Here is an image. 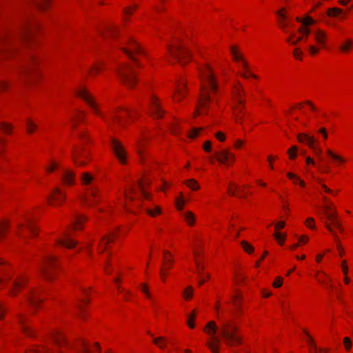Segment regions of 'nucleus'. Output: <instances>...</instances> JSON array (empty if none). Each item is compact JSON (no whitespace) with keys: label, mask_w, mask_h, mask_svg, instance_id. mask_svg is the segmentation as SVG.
Segmentation results:
<instances>
[{"label":"nucleus","mask_w":353,"mask_h":353,"mask_svg":"<svg viewBox=\"0 0 353 353\" xmlns=\"http://www.w3.org/2000/svg\"><path fill=\"white\" fill-rule=\"evenodd\" d=\"M202 130L203 128H193L189 134V137L191 139L196 137Z\"/></svg>","instance_id":"nucleus-51"},{"label":"nucleus","mask_w":353,"mask_h":353,"mask_svg":"<svg viewBox=\"0 0 353 353\" xmlns=\"http://www.w3.org/2000/svg\"><path fill=\"white\" fill-rule=\"evenodd\" d=\"M234 100L236 103V105L234 107V115L235 117L236 121L238 123L242 122V117L241 114H244V101L242 99V96L245 95V92L240 84L235 86L234 88Z\"/></svg>","instance_id":"nucleus-6"},{"label":"nucleus","mask_w":353,"mask_h":353,"mask_svg":"<svg viewBox=\"0 0 353 353\" xmlns=\"http://www.w3.org/2000/svg\"><path fill=\"white\" fill-rule=\"evenodd\" d=\"M274 237L279 241V243L282 245L285 239L286 235L280 232H276L274 234Z\"/></svg>","instance_id":"nucleus-48"},{"label":"nucleus","mask_w":353,"mask_h":353,"mask_svg":"<svg viewBox=\"0 0 353 353\" xmlns=\"http://www.w3.org/2000/svg\"><path fill=\"white\" fill-rule=\"evenodd\" d=\"M341 267L343 272L344 275H347L348 274V267L346 265V261L345 260L341 262Z\"/></svg>","instance_id":"nucleus-61"},{"label":"nucleus","mask_w":353,"mask_h":353,"mask_svg":"<svg viewBox=\"0 0 353 353\" xmlns=\"http://www.w3.org/2000/svg\"><path fill=\"white\" fill-rule=\"evenodd\" d=\"M294 57L297 59H301L303 52L299 48H296L293 52Z\"/></svg>","instance_id":"nucleus-59"},{"label":"nucleus","mask_w":353,"mask_h":353,"mask_svg":"<svg viewBox=\"0 0 353 353\" xmlns=\"http://www.w3.org/2000/svg\"><path fill=\"white\" fill-rule=\"evenodd\" d=\"M218 330L217 325L214 321H210L203 328V330L213 339V341L207 343V345L212 353H219V345L220 343V339L215 336Z\"/></svg>","instance_id":"nucleus-7"},{"label":"nucleus","mask_w":353,"mask_h":353,"mask_svg":"<svg viewBox=\"0 0 353 353\" xmlns=\"http://www.w3.org/2000/svg\"><path fill=\"white\" fill-rule=\"evenodd\" d=\"M127 48H123L122 49L132 59L134 60L137 66L140 67L141 65L137 62V59L134 57L135 54H139L142 53V49L139 45L134 41L129 39L127 43Z\"/></svg>","instance_id":"nucleus-10"},{"label":"nucleus","mask_w":353,"mask_h":353,"mask_svg":"<svg viewBox=\"0 0 353 353\" xmlns=\"http://www.w3.org/2000/svg\"><path fill=\"white\" fill-rule=\"evenodd\" d=\"M325 39V34L323 31L319 30L316 33L315 39L318 43L323 44L324 43Z\"/></svg>","instance_id":"nucleus-40"},{"label":"nucleus","mask_w":353,"mask_h":353,"mask_svg":"<svg viewBox=\"0 0 353 353\" xmlns=\"http://www.w3.org/2000/svg\"><path fill=\"white\" fill-rule=\"evenodd\" d=\"M12 35L8 34V33H3L0 34V45H8L11 43L12 42ZM3 50V48L0 47V50Z\"/></svg>","instance_id":"nucleus-33"},{"label":"nucleus","mask_w":353,"mask_h":353,"mask_svg":"<svg viewBox=\"0 0 353 353\" xmlns=\"http://www.w3.org/2000/svg\"><path fill=\"white\" fill-rule=\"evenodd\" d=\"M58 243L68 248H72L77 243L72 240L68 234H65L62 239L58 241Z\"/></svg>","instance_id":"nucleus-24"},{"label":"nucleus","mask_w":353,"mask_h":353,"mask_svg":"<svg viewBox=\"0 0 353 353\" xmlns=\"http://www.w3.org/2000/svg\"><path fill=\"white\" fill-rule=\"evenodd\" d=\"M183 216H184L185 221H187V223L189 225H193V223L195 221V217H194V215L191 212H185L184 213Z\"/></svg>","instance_id":"nucleus-37"},{"label":"nucleus","mask_w":353,"mask_h":353,"mask_svg":"<svg viewBox=\"0 0 353 353\" xmlns=\"http://www.w3.org/2000/svg\"><path fill=\"white\" fill-rule=\"evenodd\" d=\"M57 168H59V164L53 161V162H52L51 165L47 168V170L48 172H52Z\"/></svg>","instance_id":"nucleus-63"},{"label":"nucleus","mask_w":353,"mask_h":353,"mask_svg":"<svg viewBox=\"0 0 353 353\" xmlns=\"http://www.w3.org/2000/svg\"><path fill=\"white\" fill-rule=\"evenodd\" d=\"M194 256H195V258H196L195 262H196V268H197L196 274H197L198 276H205V277L207 279H210V274L209 273H205L204 272L205 267L202 264L201 261L199 260V259L198 257V256L199 254V252H194Z\"/></svg>","instance_id":"nucleus-22"},{"label":"nucleus","mask_w":353,"mask_h":353,"mask_svg":"<svg viewBox=\"0 0 353 353\" xmlns=\"http://www.w3.org/2000/svg\"><path fill=\"white\" fill-rule=\"evenodd\" d=\"M332 224L334 227H336V228H338L341 232L343 231V228L341 226V224L340 223V222L337 220V219H334V221H332Z\"/></svg>","instance_id":"nucleus-62"},{"label":"nucleus","mask_w":353,"mask_h":353,"mask_svg":"<svg viewBox=\"0 0 353 353\" xmlns=\"http://www.w3.org/2000/svg\"><path fill=\"white\" fill-rule=\"evenodd\" d=\"M81 157H87V154L83 152V149H74L72 158L77 165L83 166L86 164L85 161L81 160Z\"/></svg>","instance_id":"nucleus-20"},{"label":"nucleus","mask_w":353,"mask_h":353,"mask_svg":"<svg viewBox=\"0 0 353 353\" xmlns=\"http://www.w3.org/2000/svg\"><path fill=\"white\" fill-rule=\"evenodd\" d=\"M150 112L155 118H161L164 113L155 97H152L150 99Z\"/></svg>","instance_id":"nucleus-15"},{"label":"nucleus","mask_w":353,"mask_h":353,"mask_svg":"<svg viewBox=\"0 0 353 353\" xmlns=\"http://www.w3.org/2000/svg\"><path fill=\"white\" fill-rule=\"evenodd\" d=\"M26 281V278L21 276L15 280L12 283V293L14 294L17 291L22 288Z\"/></svg>","instance_id":"nucleus-28"},{"label":"nucleus","mask_w":353,"mask_h":353,"mask_svg":"<svg viewBox=\"0 0 353 353\" xmlns=\"http://www.w3.org/2000/svg\"><path fill=\"white\" fill-rule=\"evenodd\" d=\"M36 6L41 10H44L48 6L49 0H33Z\"/></svg>","instance_id":"nucleus-39"},{"label":"nucleus","mask_w":353,"mask_h":353,"mask_svg":"<svg viewBox=\"0 0 353 353\" xmlns=\"http://www.w3.org/2000/svg\"><path fill=\"white\" fill-rule=\"evenodd\" d=\"M62 179L63 182L67 185L73 184L75 179L74 172L68 169H62Z\"/></svg>","instance_id":"nucleus-23"},{"label":"nucleus","mask_w":353,"mask_h":353,"mask_svg":"<svg viewBox=\"0 0 353 353\" xmlns=\"http://www.w3.org/2000/svg\"><path fill=\"white\" fill-rule=\"evenodd\" d=\"M216 159L222 163H225L229 165V161L231 160L232 161H234V155L230 153L228 150H225L221 152H216L215 153Z\"/></svg>","instance_id":"nucleus-16"},{"label":"nucleus","mask_w":353,"mask_h":353,"mask_svg":"<svg viewBox=\"0 0 353 353\" xmlns=\"http://www.w3.org/2000/svg\"><path fill=\"white\" fill-rule=\"evenodd\" d=\"M352 47V42L350 40H347L344 44L341 46V49L344 51H348Z\"/></svg>","instance_id":"nucleus-50"},{"label":"nucleus","mask_w":353,"mask_h":353,"mask_svg":"<svg viewBox=\"0 0 353 353\" xmlns=\"http://www.w3.org/2000/svg\"><path fill=\"white\" fill-rule=\"evenodd\" d=\"M57 266V259L53 255L48 256L40 267V271L46 280H51L53 277L52 271Z\"/></svg>","instance_id":"nucleus-8"},{"label":"nucleus","mask_w":353,"mask_h":353,"mask_svg":"<svg viewBox=\"0 0 353 353\" xmlns=\"http://www.w3.org/2000/svg\"><path fill=\"white\" fill-rule=\"evenodd\" d=\"M65 199V194L60 188H55L51 194L48 197L49 203L52 204V202H63Z\"/></svg>","instance_id":"nucleus-17"},{"label":"nucleus","mask_w":353,"mask_h":353,"mask_svg":"<svg viewBox=\"0 0 353 353\" xmlns=\"http://www.w3.org/2000/svg\"><path fill=\"white\" fill-rule=\"evenodd\" d=\"M306 225L308 228L314 229L315 228L314 221L312 218H308L306 220Z\"/></svg>","instance_id":"nucleus-60"},{"label":"nucleus","mask_w":353,"mask_h":353,"mask_svg":"<svg viewBox=\"0 0 353 353\" xmlns=\"http://www.w3.org/2000/svg\"><path fill=\"white\" fill-rule=\"evenodd\" d=\"M327 154H328V155H329L332 159H334V160H335V161H339V162H342V163L345 161H344V159H343L342 157H339V156H338V155L335 154L334 153H333V152H332L331 150H327Z\"/></svg>","instance_id":"nucleus-49"},{"label":"nucleus","mask_w":353,"mask_h":353,"mask_svg":"<svg viewBox=\"0 0 353 353\" xmlns=\"http://www.w3.org/2000/svg\"><path fill=\"white\" fill-rule=\"evenodd\" d=\"M117 74L121 82L128 88H132L137 81V79L132 65L123 64L117 69Z\"/></svg>","instance_id":"nucleus-4"},{"label":"nucleus","mask_w":353,"mask_h":353,"mask_svg":"<svg viewBox=\"0 0 353 353\" xmlns=\"http://www.w3.org/2000/svg\"><path fill=\"white\" fill-rule=\"evenodd\" d=\"M168 52L181 65L186 64L190 61V52L183 45L169 46Z\"/></svg>","instance_id":"nucleus-5"},{"label":"nucleus","mask_w":353,"mask_h":353,"mask_svg":"<svg viewBox=\"0 0 353 353\" xmlns=\"http://www.w3.org/2000/svg\"><path fill=\"white\" fill-rule=\"evenodd\" d=\"M125 116L119 114V112L114 113L112 115V119L115 123L121 126L125 125V117H130V110L128 109L124 110Z\"/></svg>","instance_id":"nucleus-21"},{"label":"nucleus","mask_w":353,"mask_h":353,"mask_svg":"<svg viewBox=\"0 0 353 353\" xmlns=\"http://www.w3.org/2000/svg\"><path fill=\"white\" fill-rule=\"evenodd\" d=\"M101 34L104 37L110 36L114 38L117 36V30L116 28L108 26L106 28L105 32H101Z\"/></svg>","instance_id":"nucleus-34"},{"label":"nucleus","mask_w":353,"mask_h":353,"mask_svg":"<svg viewBox=\"0 0 353 353\" xmlns=\"http://www.w3.org/2000/svg\"><path fill=\"white\" fill-rule=\"evenodd\" d=\"M37 62V59L34 56H30L28 61L23 65V71L24 72H28L30 70L32 65Z\"/></svg>","instance_id":"nucleus-35"},{"label":"nucleus","mask_w":353,"mask_h":353,"mask_svg":"<svg viewBox=\"0 0 353 353\" xmlns=\"http://www.w3.org/2000/svg\"><path fill=\"white\" fill-rule=\"evenodd\" d=\"M154 344L158 345L160 348H164L165 346V339L164 337H158L153 339Z\"/></svg>","instance_id":"nucleus-42"},{"label":"nucleus","mask_w":353,"mask_h":353,"mask_svg":"<svg viewBox=\"0 0 353 353\" xmlns=\"http://www.w3.org/2000/svg\"><path fill=\"white\" fill-rule=\"evenodd\" d=\"M282 283H283V279L280 276H278L275 279V280L273 283V286L274 288H279L282 285Z\"/></svg>","instance_id":"nucleus-58"},{"label":"nucleus","mask_w":353,"mask_h":353,"mask_svg":"<svg viewBox=\"0 0 353 353\" xmlns=\"http://www.w3.org/2000/svg\"><path fill=\"white\" fill-rule=\"evenodd\" d=\"M112 150L117 156V159L121 163L126 162V152L122 144L117 140L112 139L111 140Z\"/></svg>","instance_id":"nucleus-12"},{"label":"nucleus","mask_w":353,"mask_h":353,"mask_svg":"<svg viewBox=\"0 0 353 353\" xmlns=\"http://www.w3.org/2000/svg\"><path fill=\"white\" fill-rule=\"evenodd\" d=\"M303 332H305V334L307 335V336L308 338V343H309L311 347H314V351H316L317 347H316L313 339H312L311 336L309 334V333L305 330H303Z\"/></svg>","instance_id":"nucleus-52"},{"label":"nucleus","mask_w":353,"mask_h":353,"mask_svg":"<svg viewBox=\"0 0 353 353\" xmlns=\"http://www.w3.org/2000/svg\"><path fill=\"white\" fill-rule=\"evenodd\" d=\"M28 300L33 307H37L39 303L42 301V299L39 296V292L34 290L30 292Z\"/></svg>","instance_id":"nucleus-25"},{"label":"nucleus","mask_w":353,"mask_h":353,"mask_svg":"<svg viewBox=\"0 0 353 353\" xmlns=\"http://www.w3.org/2000/svg\"><path fill=\"white\" fill-rule=\"evenodd\" d=\"M77 95L85 100L92 108L93 111L97 114H100V112L98 110L96 104L94 103L91 95L88 93V90L85 88H81L77 91Z\"/></svg>","instance_id":"nucleus-13"},{"label":"nucleus","mask_w":353,"mask_h":353,"mask_svg":"<svg viewBox=\"0 0 353 353\" xmlns=\"http://www.w3.org/2000/svg\"><path fill=\"white\" fill-rule=\"evenodd\" d=\"M283 11H284V8H282L281 10L278 11L276 13L281 18V27L283 28V29L285 30L288 24L284 22V21L285 19V16L283 13Z\"/></svg>","instance_id":"nucleus-44"},{"label":"nucleus","mask_w":353,"mask_h":353,"mask_svg":"<svg viewBox=\"0 0 353 353\" xmlns=\"http://www.w3.org/2000/svg\"><path fill=\"white\" fill-rule=\"evenodd\" d=\"M26 125L27 130L29 133H32L37 128V125L30 119L28 120Z\"/></svg>","instance_id":"nucleus-43"},{"label":"nucleus","mask_w":353,"mask_h":353,"mask_svg":"<svg viewBox=\"0 0 353 353\" xmlns=\"http://www.w3.org/2000/svg\"><path fill=\"white\" fill-rule=\"evenodd\" d=\"M241 63V67L243 68V69L245 70V72L241 74V76L245 78V79H247L249 77H251L254 79H257V76L251 73L250 71V69H249V65L248 63V62L244 60Z\"/></svg>","instance_id":"nucleus-27"},{"label":"nucleus","mask_w":353,"mask_h":353,"mask_svg":"<svg viewBox=\"0 0 353 353\" xmlns=\"http://www.w3.org/2000/svg\"><path fill=\"white\" fill-rule=\"evenodd\" d=\"M296 21L301 22L303 25L307 26L309 24H312L314 23V20L310 17H306L304 19L301 20L300 18L297 17Z\"/></svg>","instance_id":"nucleus-46"},{"label":"nucleus","mask_w":353,"mask_h":353,"mask_svg":"<svg viewBox=\"0 0 353 353\" xmlns=\"http://www.w3.org/2000/svg\"><path fill=\"white\" fill-rule=\"evenodd\" d=\"M234 59L236 61L241 63L245 59L243 58L242 55L240 53L235 54L234 56H233Z\"/></svg>","instance_id":"nucleus-64"},{"label":"nucleus","mask_w":353,"mask_h":353,"mask_svg":"<svg viewBox=\"0 0 353 353\" xmlns=\"http://www.w3.org/2000/svg\"><path fill=\"white\" fill-rule=\"evenodd\" d=\"M0 126L5 132L8 133V134H10L11 132V129H12L11 125L6 123H1Z\"/></svg>","instance_id":"nucleus-53"},{"label":"nucleus","mask_w":353,"mask_h":353,"mask_svg":"<svg viewBox=\"0 0 353 353\" xmlns=\"http://www.w3.org/2000/svg\"><path fill=\"white\" fill-rule=\"evenodd\" d=\"M38 25L37 24H30L28 21L24 22L23 26L19 28V32L17 34V37L22 39L28 38L29 37L32 32L34 29L37 28Z\"/></svg>","instance_id":"nucleus-14"},{"label":"nucleus","mask_w":353,"mask_h":353,"mask_svg":"<svg viewBox=\"0 0 353 353\" xmlns=\"http://www.w3.org/2000/svg\"><path fill=\"white\" fill-rule=\"evenodd\" d=\"M8 229V224L6 223H0V239L3 237L4 233Z\"/></svg>","instance_id":"nucleus-56"},{"label":"nucleus","mask_w":353,"mask_h":353,"mask_svg":"<svg viewBox=\"0 0 353 353\" xmlns=\"http://www.w3.org/2000/svg\"><path fill=\"white\" fill-rule=\"evenodd\" d=\"M185 86V82L183 81H181L177 83L176 89V99L179 98L180 100L185 96L184 94V88Z\"/></svg>","instance_id":"nucleus-31"},{"label":"nucleus","mask_w":353,"mask_h":353,"mask_svg":"<svg viewBox=\"0 0 353 353\" xmlns=\"http://www.w3.org/2000/svg\"><path fill=\"white\" fill-rule=\"evenodd\" d=\"M17 320L22 331L28 336L32 335V330L27 324V316L23 314H17Z\"/></svg>","instance_id":"nucleus-19"},{"label":"nucleus","mask_w":353,"mask_h":353,"mask_svg":"<svg viewBox=\"0 0 353 353\" xmlns=\"http://www.w3.org/2000/svg\"><path fill=\"white\" fill-rule=\"evenodd\" d=\"M325 210L326 211V215L328 219H330L331 221H334L336 219V213H331L330 212V210H331V208L330 206H325Z\"/></svg>","instance_id":"nucleus-45"},{"label":"nucleus","mask_w":353,"mask_h":353,"mask_svg":"<svg viewBox=\"0 0 353 353\" xmlns=\"http://www.w3.org/2000/svg\"><path fill=\"white\" fill-rule=\"evenodd\" d=\"M87 220L86 217L83 215H75L72 220V225L74 230L81 229V224Z\"/></svg>","instance_id":"nucleus-26"},{"label":"nucleus","mask_w":353,"mask_h":353,"mask_svg":"<svg viewBox=\"0 0 353 353\" xmlns=\"http://www.w3.org/2000/svg\"><path fill=\"white\" fill-rule=\"evenodd\" d=\"M237 326L230 320H224L221 322L219 333L225 343L228 346L240 345L242 343V338L236 334Z\"/></svg>","instance_id":"nucleus-2"},{"label":"nucleus","mask_w":353,"mask_h":353,"mask_svg":"<svg viewBox=\"0 0 353 353\" xmlns=\"http://www.w3.org/2000/svg\"><path fill=\"white\" fill-rule=\"evenodd\" d=\"M52 337L54 343L58 347H61L65 345L66 346L75 348L79 353H94V350H92L90 347L89 343L84 339H80L78 343L73 346L70 345L65 338L58 332H54Z\"/></svg>","instance_id":"nucleus-3"},{"label":"nucleus","mask_w":353,"mask_h":353,"mask_svg":"<svg viewBox=\"0 0 353 353\" xmlns=\"http://www.w3.org/2000/svg\"><path fill=\"white\" fill-rule=\"evenodd\" d=\"M241 244L245 252H246L248 254H251L254 252V247L250 245L248 242L245 241H242L241 242Z\"/></svg>","instance_id":"nucleus-36"},{"label":"nucleus","mask_w":353,"mask_h":353,"mask_svg":"<svg viewBox=\"0 0 353 353\" xmlns=\"http://www.w3.org/2000/svg\"><path fill=\"white\" fill-rule=\"evenodd\" d=\"M183 203L184 200L182 197L176 199L175 204L179 210H181L183 209Z\"/></svg>","instance_id":"nucleus-54"},{"label":"nucleus","mask_w":353,"mask_h":353,"mask_svg":"<svg viewBox=\"0 0 353 353\" xmlns=\"http://www.w3.org/2000/svg\"><path fill=\"white\" fill-rule=\"evenodd\" d=\"M193 289L191 286H188L183 292V296L186 299H189L192 296Z\"/></svg>","instance_id":"nucleus-47"},{"label":"nucleus","mask_w":353,"mask_h":353,"mask_svg":"<svg viewBox=\"0 0 353 353\" xmlns=\"http://www.w3.org/2000/svg\"><path fill=\"white\" fill-rule=\"evenodd\" d=\"M196 317V312L193 311L191 314L188 315V319H187V324L189 326L190 328H194V321Z\"/></svg>","instance_id":"nucleus-38"},{"label":"nucleus","mask_w":353,"mask_h":353,"mask_svg":"<svg viewBox=\"0 0 353 353\" xmlns=\"http://www.w3.org/2000/svg\"><path fill=\"white\" fill-rule=\"evenodd\" d=\"M186 185L192 190H196L199 188L197 181L193 179H189L186 181Z\"/></svg>","instance_id":"nucleus-41"},{"label":"nucleus","mask_w":353,"mask_h":353,"mask_svg":"<svg viewBox=\"0 0 353 353\" xmlns=\"http://www.w3.org/2000/svg\"><path fill=\"white\" fill-rule=\"evenodd\" d=\"M343 343L345 346V349L347 350H350L352 347V341L349 337H345L343 339Z\"/></svg>","instance_id":"nucleus-57"},{"label":"nucleus","mask_w":353,"mask_h":353,"mask_svg":"<svg viewBox=\"0 0 353 353\" xmlns=\"http://www.w3.org/2000/svg\"><path fill=\"white\" fill-rule=\"evenodd\" d=\"M201 79L203 81L201 87V94L199 100V107L203 110H208V103L212 101L210 92L216 94L218 90L216 79L211 68L206 65L201 72Z\"/></svg>","instance_id":"nucleus-1"},{"label":"nucleus","mask_w":353,"mask_h":353,"mask_svg":"<svg viewBox=\"0 0 353 353\" xmlns=\"http://www.w3.org/2000/svg\"><path fill=\"white\" fill-rule=\"evenodd\" d=\"M110 241V237L104 236L102 238V242H101V244L100 246V249H101V252H103L105 250V245H106V244H108L109 243Z\"/></svg>","instance_id":"nucleus-55"},{"label":"nucleus","mask_w":353,"mask_h":353,"mask_svg":"<svg viewBox=\"0 0 353 353\" xmlns=\"http://www.w3.org/2000/svg\"><path fill=\"white\" fill-rule=\"evenodd\" d=\"M297 139L299 142L303 143H306L308 146L314 150L315 154L319 157L320 160H322L321 157V150L315 145V140L314 137H310L306 134L301 133L299 134L297 136Z\"/></svg>","instance_id":"nucleus-11"},{"label":"nucleus","mask_w":353,"mask_h":353,"mask_svg":"<svg viewBox=\"0 0 353 353\" xmlns=\"http://www.w3.org/2000/svg\"><path fill=\"white\" fill-rule=\"evenodd\" d=\"M81 183L83 185H91L92 182L94 181V177L89 172H83L81 178Z\"/></svg>","instance_id":"nucleus-30"},{"label":"nucleus","mask_w":353,"mask_h":353,"mask_svg":"<svg viewBox=\"0 0 353 353\" xmlns=\"http://www.w3.org/2000/svg\"><path fill=\"white\" fill-rule=\"evenodd\" d=\"M327 15L331 17H338L340 19H344L343 10L341 8H332L327 10Z\"/></svg>","instance_id":"nucleus-29"},{"label":"nucleus","mask_w":353,"mask_h":353,"mask_svg":"<svg viewBox=\"0 0 353 353\" xmlns=\"http://www.w3.org/2000/svg\"><path fill=\"white\" fill-rule=\"evenodd\" d=\"M26 231L32 234H37V228L33 223V221L29 218L26 219V223L19 225L17 235L20 238L25 239L26 237Z\"/></svg>","instance_id":"nucleus-9"},{"label":"nucleus","mask_w":353,"mask_h":353,"mask_svg":"<svg viewBox=\"0 0 353 353\" xmlns=\"http://www.w3.org/2000/svg\"><path fill=\"white\" fill-rule=\"evenodd\" d=\"M99 190L97 186L92 184L88 189V196L85 199V201L88 205L92 206L94 203H97L99 199H97V192Z\"/></svg>","instance_id":"nucleus-18"},{"label":"nucleus","mask_w":353,"mask_h":353,"mask_svg":"<svg viewBox=\"0 0 353 353\" xmlns=\"http://www.w3.org/2000/svg\"><path fill=\"white\" fill-rule=\"evenodd\" d=\"M163 261L165 269L168 270L171 268V265L174 261L171 257L170 252L168 250L163 252Z\"/></svg>","instance_id":"nucleus-32"}]
</instances>
